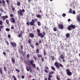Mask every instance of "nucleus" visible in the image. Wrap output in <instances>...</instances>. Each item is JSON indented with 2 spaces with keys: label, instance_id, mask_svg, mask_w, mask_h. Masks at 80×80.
<instances>
[{
  "label": "nucleus",
  "instance_id": "38",
  "mask_svg": "<svg viewBox=\"0 0 80 80\" xmlns=\"http://www.w3.org/2000/svg\"><path fill=\"white\" fill-rule=\"evenodd\" d=\"M56 78L57 80H60V77H59V76H56Z\"/></svg>",
  "mask_w": 80,
  "mask_h": 80
},
{
  "label": "nucleus",
  "instance_id": "47",
  "mask_svg": "<svg viewBox=\"0 0 80 80\" xmlns=\"http://www.w3.org/2000/svg\"><path fill=\"white\" fill-rule=\"evenodd\" d=\"M62 16L63 17H65V16H66V14L65 13H64L62 14Z\"/></svg>",
  "mask_w": 80,
  "mask_h": 80
},
{
  "label": "nucleus",
  "instance_id": "43",
  "mask_svg": "<svg viewBox=\"0 0 80 80\" xmlns=\"http://www.w3.org/2000/svg\"><path fill=\"white\" fill-rule=\"evenodd\" d=\"M72 9H70V10L69 11V13H72Z\"/></svg>",
  "mask_w": 80,
  "mask_h": 80
},
{
  "label": "nucleus",
  "instance_id": "40",
  "mask_svg": "<svg viewBox=\"0 0 80 80\" xmlns=\"http://www.w3.org/2000/svg\"><path fill=\"white\" fill-rule=\"evenodd\" d=\"M44 71L45 72V73H48V70H47L46 69H45L44 70Z\"/></svg>",
  "mask_w": 80,
  "mask_h": 80
},
{
  "label": "nucleus",
  "instance_id": "25",
  "mask_svg": "<svg viewBox=\"0 0 80 80\" xmlns=\"http://www.w3.org/2000/svg\"><path fill=\"white\" fill-rule=\"evenodd\" d=\"M36 52L37 53H40V50L38 49H37L36 51Z\"/></svg>",
  "mask_w": 80,
  "mask_h": 80
},
{
  "label": "nucleus",
  "instance_id": "33",
  "mask_svg": "<svg viewBox=\"0 0 80 80\" xmlns=\"http://www.w3.org/2000/svg\"><path fill=\"white\" fill-rule=\"evenodd\" d=\"M6 22L7 24H9V22L8 21V19H6Z\"/></svg>",
  "mask_w": 80,
  "mask_h": 80
},
{
  "label": "nucleus",
  "instance_id": "42",
  "mask_svg": "<svg viewBox=\"0 0 80 80\" xmlns=\"http://www.w3.org/2000/svg\"><path fill=\"white\" fill-rule=\"evenodd\" d=\"M51 57H52V60H53H53H55V57H53V56H52Z\"/></svg>",
  "mask_w": 80,
  "mask_h": 80
},
{
  "label": "nucleus",
  "instance_id": "34",
  "mask_svg": "<svg viewBox=\"0 0 80 80\" xmlns=\"http://www.w3.org/2000/svg\"><path fill=\"white\" fill-rule=\"evenodd\" d=\"M53 30L54 32H56L57 31V28L56 27H55L53 28Z\"/></svg>",
  "mask_w": 80,
  "mask_h": 80
},
{
  "label": "nucleus",
  "instance_id": "27",
  "mask_svg": "<svg viewBox=\"0 0 80 80\" xmlns=\"http://www.w3.org/2000/svg\"><path fill=\"white\" fill-rule=\"evenodd\" d=\"M67 38H69L70 37V34L67 33L66 35Z\"/></svg>",
  "mask_w": 80,
  "mask_h": 80
},
{
  "label": "nucleus",
  "instance_id": "60",
  "mask_svg": "<svg viewBox=\"0 0 80 80\" xmlns=\"http://www.w3.org/2000/svg\"><path fill=\"white\" fill-rule=\"evenodd\" d=\"M21 78H22V79H23V78H25V76H24V75H22L21 77Z\"/></svg>",
  "mask_w": 80,
  "mask_h": 80
},
{
  "label": "nucleus",
  "instance_id": "13",
  "mask_svg": "<svg viewBox=\"0 0 80 80\" xmlns=\"http://www.w3.org/2000/svg\"><path fill=\"white\" fill-rule=\"evenodd\" d=\"M77 19L79 23H80V14L78 16H77Z\"/></svg>",
  "mask_w": 80,
  "mask_h": 80
},
{
  "label": "nucleus",
  "instance_id": "2",
  "mask_svg": "<svg viewBox=\"0 0 80 80\" xmlns=\"http://www.w3.org/2000/svg\"><path fill=\"white\" fill-rule=\"evenodd\" d=\"M76 28V26L75 25H73L72 24H71L70 25H69L68 27V29L69 31L72 30V29H75Z\"/></svg>",
  "mask_w": 80,
  "mask_h": 80
},
{
  "label": "nucleus",
  "instance_id": "59",
  "mask_svg": "<svg viewBox=\"0 0 80 80\" xmlns=\"http://www.w3.org/2000/svg\"><path fill=\"white\" fill-rule=\"evenodd\" d=\"M45 69H47V70H48V68L47 67H45Z\"/></svg>",
  "mask_w": 80,
  "mask_h": 80
},
{
  "label": "nucleus",
  "instance_id": "31",
  "mask_svg": "<svg viewBox=\"0 0 80 80\" xmlns=\"http://www.w3.org/2000/svg\"><path fill=\"white\" fill-rule=\"evenodd\" d=\"M29 45L31 47H32V48H34V46H33V44L31 45V44H30Z\"/></svg>",
  "mask_w": 80,
  "mask_h": 80
},
{
  "label": "nucleus",
  "instance_id": "6",
  "mask_svg": "<svg viewBox=\"0 0 80 80\" xmlns=\"http://www.w3.org/2000/svg\"><path fill=\"white\" fill-rule=\"evenodd\" d=\"M18 13L19 16H23V13L22 11V9H19L18 12Z\"/></svg>",
  "mask_w": 80,
  "mask_h": 80
},
{
  "label": "nucleus",
  "instance_id": "4",
  "mask_svg": "<svg viewBox=\"0 0 80 80\" xmlns=\"http://www.w3.org/2000/svg\"><path fill=\"white\" fill-rule=\"evenodd\" d=\"M66 73L68 76H71V75H72V72H70V69H68L66 70Z\"/></svg>",
  "mask_w": 80,
  "mask_h": 80
},
{
  "label": "nucleus",
  "instance_id": "10",
  "mask_svg": "<svg viewBox=\"0 0 80 80\" xmlns=\"http://www.w3.org/2000/svg\"><path fill=\"white\" fill-rule=\"evenodd\" d=\"M8 17L7 15L5 16H2L1 17V19H2L3 21H4L6 19V18H8Z\"/></svg>",
  "mask_w": 80,
  "mask_h": 80
},
{
  "label": "nucleus",
  "instance_id": "36",
  "mask_svg": "<svg viewBox=\"0 0 80 80\" xmlns=\"http://www.w3.org/2000/svg\"><path fill=\"white\" fill-rule=\"evenodd\" d=\"M37 17L38 18H40V17H41V15L40 14H38L37 15Z\"/></svg>",
  "mask_w": 80,
  "mask_h": 80
},
{
  "label": "nucleus",
  "instance_id": "30",
  "mask_svg": "<svg viewBox=\"0 0 80 80\" xmlns=\"http://www.w3.org/2000/svg\"><path fill=\"white\" fill-rule=\"evenodd\" d=\"M51 68L52 70H53L54 71H55V68L54 67L52 66Z\"/></svg>",
  "mask_w": 80,
  "mask_h": 80
},
{
  "label": "nucleus",
  "instance_id": "49",
  "mask_svg": "<svg viewBox=\"0 0 80 80\" xmlns=\"http://www.w3.org/2000/svg\"><path fill=\"white\" fill-rule=\"evenodd\" d=\"M33 58H34V60H37V57H35V56H33Z\"/></svg>",
  "mask_w": 80,
  "mask_h": 80
},
{
  "label": "nucleus",
  "instance_id": "7",
  "mask_svg": "<svg viewBox=\"0 0 80 80\" xmlns=\"http://www.w3.org/2000/svg\"><path fill=\"white\" fill-rule=\"evenodd\" d=\"M10 45L13 48H15V47H17V44H16V43L13 42H10Z\"/></svg>",
  "mask_w": 80,
  "mask_h": 80
},
{
  "label": "nucleus",
  "instance_id": "5",
  "mask_svg": "<svg viewBox=\"0 0 80 80\" xmlns=\"http://www.w3.org/2000/svg\"><path fill=\"white\" fill-rule=\"evenodd\" d=\"M32 21H31L30 22V24L31 25H34V23H35V21H36V22H37V19H32Z\"/></svg>",
  "mask_w": 80,
  "mask_h": 80
},
{
  "label": "nucleus",
  "instance_id": "21",
  "mask_svg": "<svg viewBox=\"0 0 80 80\" xmlns=\"http://www.w3.org/2000/svg\"><path fill=\"white\" fill-rule=\"evenodd\" d=\"M12 61L13 63H15V59H14V58H12Z\"/></svg>",
  "mask_w": 80,
  "mask_h": 80
},
{
  "label": "nucleus",
  "instance_id": "22",
  "mask_svg": "<svg viewBox=\"0 0 80 80\" xmlns=\"http://www.w3.org/2000/svg\"><path fill=\"white\" fill-rule=\"evenodd\" d=\"M17 5L18 6H20V5H21V3L20 2H17Z\"/></svg>",
  "mask_w": 80,
  "mask_h": 80
},
{
  "label": "nucleus",
  "instance_id": "11",
  "mask_svg": "<svg viewBox=\"0 0 80 80\" xmlns=\"http://www.w3.org/2000/svg\"><path fill=\"white\" fill-rule=\"evenodd\" d=\"M54 65L56 66L57 68H60V66H59V63L58 62H56L54 63Z\"/></svg>",
  "mask_w": 80,
  "mask_h": 80
},
{
  "label": "nucleus",
  "instance_id": "48",
  "mask_svg": "<svg viewBox=\"0 0 80 80\" xmlns=\"http://www.w3.org/2000/svg\"><path fill=\"white\" fill-rule=\"evenodd\" d=\"M0 25H3V22L0 20Z\"/></svg>",
  "mask_w": 80,
  "mask_h": 80
},
{
  "label": "nucleus",
  "instance_id": "15",
  "mask_svg": "<svg viewBox=\"0 0 80 80\" xmlns=\"http://www.w3.org/2000/svg\"><path fill=\"white\" fill-rule=\"evenodd\" d=\"M29 36L32 38H34V37H35L34 34L32 33H29Z\"/></svg>",
  "mask_w": 80,
  "mask_h": 80
},
{
  "label": "nucleus",
  "instance_id": "18",
  "mask_svg": "<svg viewBox=\"0 0 80 80\" xmlns=\"http://www.w3.org/2000/svg\"><path fill=\"white\" fill-rule=\"evenodd\" d=\"M28 43H29V44H31L32 43V39H29L28 41Z\"/></svg>",
  "mask_w": 80,
  "mask_h": 80
},
{
  "label": "nucleus",
  "instance_id": "51",
  "mask_svg": "<svg viewBox=\"0 0 80 80\" xmlns=\"http://www.w3.org/2000/svg\"><path fill=\"white\" fill-rule=\"evenodd\" d=\"M39 44H41V43H42V40H39Z\"/></svg>",
  "mask_w": 80,
  "mask_h": 80
},
{
  "label": "nucleus",
  "instance_id": "17",
  "mask_svg": "<svg viewBox=\"0 0 80 80\" xmlns=\"http://www.w3.org/2000/svg\"><path fill=\"white\" fill-rule=\"evenodd\" d=\"M2 3L3 6H6V5H5V1L4 0H2Z\"/></svg>",
  "mask_w": 80,
  "mask_h": 80
},
{
  "label": "nucleus",
  "instance_id": "12",
  "mask_svg": "<svg viewBox=\"0 0 80 80\" xmlns=\"http://www.w3.org/2000/svg\"><path fill=\"white\" fill-rule=\"evenodd\" d=\"M58 25V28H60V29H63V24H59Z\"/></svg>",
  "mask_w": 80,
  "mask_h": 80
},
{
  "label": "nucleus",
  "instance_id": "55",
  "mask_svg": "<svg viewBox=\"0 0 80 80\" xmlns=\"http://www.w3.org/2000/svg\"><path fill=\"white\" fill-rule=\"evenodd\" d=\"M48 77L50 78H52V76L51 75L49 74Z\"/></svg>",
  "mask_w": 80,
  "mask_h": 80
},
{
  "label": "nucleus",
  "instance_id": "3",
  "mask_svg": "<svg viewBox=\"0 0 80 80\" xmlns=\"http://www.w3.org/2000/svg\"><path fill=\"white\" fill-rule=\"evenodd\" d=\"M29 63L32 65V66L34 68L36 69V65L35 63H35V61L33 60H32L29 61Z\"/></svg>",
  "mask_w": 80,
  "mask_h": 80
},
{
  "label": "nucleus",
  "instance_id": "9",
  "mask_svg": "<svg viewBox=\"0 0 80 80\" xmlns=\"http://www.w3.org/2000/svg\"><path fill=\"white\" fill-rule=\"evenodd\" d=\"M26 70L28 72H29V70L30 72L31 73H32V68L30 67H27L26 68Z\"/></svg>",
  "mask_w": 80,
  "mask_h": 80
},
{
  "label": "nucleus",
  "instance_id": "39",
  "mask_svg": "<svg viewBox=\"0 0 80 80\" xmlns=\"http://www.w3.org/2000/svg\"><path fill=\"white\" fill-rule=\"evenodd\" d=\"M6 31H7L8 32H9V31H10V29L9 28H6Z\"/></svg>",
  "mask_w": 80,
  "mask_h": 80
},
{
  "label": "nucleus",
  "instance_id": "20",
  "mask_svg": "<svg viewBox=\"0 0 80 80\" xmlns=\"http://www.w3.org/2000/svg\"><path fill=\"white\" fill-rule=\"evenodd\" d=\"M11 7L12 8V10L13 12H14V11L15 10V8L12 6H11Z\"/></svg>",
  "mask_w": 80,
  "mask_h": 80
},
{
  "label": "nucleus",
  "instance_id": "53",
  "mask_svg": "<svg viewBox=\"0 0 80 80\" xmlns=\"http://www.w3.org/2000/svg\"><path fill=\"white\" fill-rule=\"evenodd\" d=\"M8 38H11V36H10V35L8 34Z\"/></svg>",
  "mask_w": 80,
  "mask_h": 80
},
{
  "label": "nucleus",
  "instance_id": "61",
  "mask_svg": "<svg viewBox=\"0 0 80 80\" xmlns=\"http://www.w3.org/2000/svg\"><path fill=\"white\" fill-rule=\"evenodd\" d=\"M3 27L2 26H0V29H2V28H3Z\"/></svg>",
  "mask_w": 80,
  "mask_h": 80
},
{
  "label": "nucleus",
  "instance_id": "1",
  "mask_svg": "<svg viewBox=\"0 0 80 80\" xmlns=\"http://www.w3.org/2000/svg\"><path fill=\"white\" fill-rule=\"evenodd\" d=\"M37 34L38 36L40 37L41 38H43L45 35V33L43 32L42 33H40V29H37Z\"/></svg>",
  "mask_w": 80,
  "mask_h": 80
},
{
  "label": "nucleus",
  "instance_id": "19",
  "mask_svg": "<svg viewBox=\"0 0 80 80\" xmlns=\"http://www.w3.org/2000/svg\"><path fill=\"white\" fill-rule=\"evenodd\" d=\"M54 73H55V72L53 71H51L49 73V75H52V74H54Z\"/></svg>",
  "mask_w": 80,
  "mask_h": 80
},
{
  "label": "nucleus",
  "instance_id": "29",
  "mask_svg": "<svg viewBox=\"0 0 80 80\" xmlns=\"http://www.w3.org/2000/svg\"><path fill=\"white\" fill-rule=\"evenodd\" d=\"M0 73L1 75H2L3 72H2V68H0Z\"/></svg>",
  "mask_w": 80,
  "mask_h": 80
},
{
  "label": "nucleus",
  "instance_id": "8",
  "mask_svg": "<svg viewBox=\"0 0 80 80\" xmlns=\"http://www.w3.org/2000/svg\"><path fill=\"white\" fill-rule=\"evenodd\" d=\"M10 21L13 23H15L16 21H15V19L13 18H11L10 19Z\"/></svg>",
  "mask_w": 80,
  "mask_h": 80
},
{
  "label": "nucleus",
  "instance_id": "28",
  "mask_svg": "<svg viewBox=\"0 0 80 80\" xmlns=\"http://www.w3.org/2000/svg\"><path fill=\"white\" fill-rule=\"evenodd\" d=\"M37 55L38 58H41V57H42V55L41 54L40 55V54H38Z\"/></svg>",
  "mask_w": 80,
  "mask_h": 80
},
{
  "label": "nucleus",
  "instance_id": "64",
  "mask_svg": "<svg viewBox=\"0 0 80 80\" xmlns=\"http://www.w3.org/2000/svg\"><path fill=\"white\" fill-rule=\"evenodd\" d=\"M48 80H51V78H50L48 77Z\"/></svg>",
  "mask_w": 80,
  "mask_h": 80
},
{
  "label": "nucleus",
  "instance_id": "14",
  "mask_svg": "<svg viewBox=\"0 0 80 80\" xmlns=\"http://www.w3.org/2000/svg\"><path fill=\"white\" fill-rule=\"evenodd\" d=\"M18 51H19V53H20V54H22V55H23V51L22 49H19Z\"/></svg>",
  "mask_w": 80,
  "mask_h": 80
},
{
  "label": "nucleus",
  "instance_id": "24",
  "mask_svg": "<svg viewBox=\"0 0 80 80\" xmlns=\"http://www.w3.org/2000/svg\"><path fill=\"white\" fill-rule=\"evenodd\" d=\"M12 78H13L14 80H17V78L15 77V75H13L12 76Z\"/></svg>",
  "mask_w": 80,
  "mask_h": 80
},
{
  "label": "nucleus",
  "instance_id": "50",
  "mask_svg": "<svg viewBox=\"0 0 80 80\" xmlns=\"http://www.w3.org/2000/svg\"><path fill=\"white\" fill-rule=\"evenodd\" d=\"M18 37L20 38L22 37V35L21 34H20L18 35Z\"/></svg>",
  "mask_w": 80,
  "mask_h": 80
},
{
  "label": "nucleus",
  "instance_id": "37",
  "mask_svg": "<svg viewBox=\"0 0 80 80\" xmlns=\"http://www.w3.org/2000/svg\"><path fill=\"white\" fill-rule=\"evenodd\" d=\"M41 59L42 61V62H44V58H43V57H42L41 58Z\"/></svg>",
  "mask_w": 80,
  "mask_h": 80
},
{
  "label": "nucleus",
  "instance_id": "56",
  "mask_svg": "<svg viewBox=\"0 0 80 80\" xmlns=\"http://www.w3.org/2000/svg\"><path fill=\"white\" fill-rule=\"evenodd\" d=\"M59 66H60V67H63V66L62 64H60Z\"/></svg>",
  "mask_w": 80,
  "mask_h": 80
},
{
  "label": "nucleus",
  "instance_id": "57",
  "mask_svg": "<svg viewBox=\"0 0 80 80\" xmlns=\"http://www.w3.org/2000/svg\"><path fill=\"white\" fill-rule=\"evenodd\" d=\"M1 12H4L3 9H2V8H1Z\"/></svg>",
  "mask_w": 80,
  "mask_h": 80
},
{
  "label": "nucleus",
  "instance_id": "35",
  "mask_svg": "<svg viewBox=\"0 0 80 80\" xmlns=\"http://www.w3.org/2000/svg\"><path fill=\"white\" fill-rule=\"evenodd\" d=\"M35 45L36 46H38H38H39V43L38 42H36L35 43Z\"/></svg>",
  "mask_w": 80,
  "mask_h": 80
},
{
  "label": "nucleus",
  "instance_id": "62",
  "mask_svg": "<svg viewBox=\"0 0 80 80\" xmlns=\"http://www.w3.org/2000/svg\"><path fill=\"white\" fill-rule=\"evenodd\" d=\"M73 14H75V11H73L72 12Z\"/></svg>",
  "mask_w": 80,
  "mask_h": 80
},
{
  "label": "nucleus",
  "instance_id": "26",
  "mask_svg": "<svg viewBox=\"0 0 80 80\" xmlns=\"http://www.w3.org/2000/svg\"><path fill=\"white\" fill-rule=\"evenodd\" d=\"M43 52L44 56H45V55H46V53H47V52H46L45 50L43 49Z\"/></svg>",
  "mask_w": 80,
  "mask_h": 80
},
{
  "label": "nucleus",
  "instance_id": "45",
  "mask_svg": "<svg viewBox=\"0 0 80 80\" xmlns=\"http://www.w3.org/2000/svg\"><path fill=\"white\" fill-rule=\"evenodd\" d=\"M20 48L22 50L23 49V45H21L20 46Z\"/></svg>",
  "mask_w": 80,
  "mask_h": 80
},
{
  "label": "nucleus",
  "instance_id": "54",
  "mask_svg": "<svg viewBox=\"0 0 80 80\" xmlns=\"http://www.w3.org/2000/svg\"><path fill=\"white\" fill-rule=\"evenodd\" d=\"M15 70L17 72H20V70L18 69H15Z\"/></svg>",
  "mask_w": 80,
  "mask_h": 80
},
{
  "label": "nucleus",
  "instance_id": "58",
  "mask_svg": "<svg viewBox=\"0 0 80 80\" xmlns=\"http://www.w3.org/2000/svg\"><path fill=\"white\" fill-rule=\"evenodd\" d=\"M6 42H7V45L8 46V45H9V43H8V42L7 41H6Z\"/></svg>",
  "mask_w": 80,
  "mask_h": 80
},
{
  "label": "nucleus",
  "instance_id": "23",
  "mask_svg": "<svg viewBox=\"0 0 80 80\" xmlns=\"http://www.w3.org/2000/svg\"><path fill=\"white\" fill-rule=\"evenodd\" d=\"M6 2L8 5H9V4H10V1L9 0H6Z\"/></svg>",
  "mask_w": 80,
  "mask_h": 80
},
{
  "label": "nucleus",
  "instance_id": "16",
  "mask_svg": "<svg viewBox=\"0 0 80 80\" xmlns=\"http://www.w3.org/2000/svg\"><path fill=\"white\" fill-rule=\"evenodd\" d=\"M60 58L61 59H62V60H63L64 59V58H65L64 56H63V54H61L60 55Z\"/></svg>",
  "mask_w": 80,
  "mask_h": 80
},
{
  "label": "nucleus",
  "instance_id": "41",
  "mask_svg": "<svg viewBox=\"0 0 80 80\" xmlns=\"http://www.w3.org/2000/svg\"><path fill=\"white\" fill-rule=\"evenodd\" d=\"M4 70L5 72H7V68H6V67H4Z\"/></svg>",
  "mask_w": 80,
  "mask_h": 80
},
{
  "label": "nucleus",
  "instance_id": "32",
  "mask_svg": "<svg viewBox=\"0 0 80 80\" xmlns=\"http://www.w3.org/2000/svg\"><path fill=\"white\" fill-rule=\"evenodd\" d=\"M37 23L38 26H40L41 25V23H40V22H38Z\"/></svg>",
  "mask_w": 80,
  "mask_h": 80
},
{
  "label": "nucleus",
  "instance_id": "46",
  "mask_svg": "<svg viewBox=\"0 0 80 80\" xmlns=\"http://www.w3.org/2000/svg\"><path fill=\"white\" fill-rule=\"evenodd\" d=\"M27 56L28 58H29L30 57V54H27Z\"/></svg>",
  "mask_w": 80,
  "mask_h": 80
},
{
  "label": "nucleus",
  "instance_id": "63",
  "mask_svg": "<svg viewBox=\"0 0 80 80\" xmlns=\"http://www.w3.org/2000/svg\"><path fill=\"white\" fill-rule=\"evenodd\" d=\"M22 12H25V9H22Z\"/></svg>",
  "mask_w": 80,
  "mask_h": 80
},
{
  "label": "nucleus",
  "instance_id": "44",
  "mask_svg": "<svg viewBox=\"0 0 80 80\" xmlns=\"http://www.w3.org/2000/svg\"><path fill=\"white\" fill-rule=\"evenodd\" d=\"M26 24L28 25H30V22L28 21L27 22H26Z\"/></svg>",
  "mask_w": 80,
  "mask_h": 80
},
{
  "label": "nucleus",
  "instance_id": "52",
  "mask_svg": "<svg viewBox=\"0 0 80 80\" xmlns=\"http://www.w3.org/2000/svg\"><path fill=\"white\" fill-rule=\"evenodd\" d=\"M10 16L11 17H14V16L12 14H10Z\"/></svg>",
  "mask_w": 80,
  "mask_h": 80
}]
</instances>
